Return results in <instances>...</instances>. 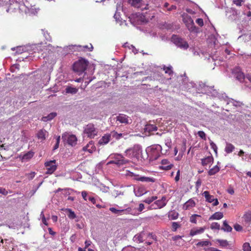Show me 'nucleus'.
Wrapping results in <instances>:
<instances>
[{
    "instance_id": "obj_1",
    "label": "nucleus",
    "mask_w": 251,
    "mask_h": 251,
    "mask_svg": "<svg viewBox=\"0 0 251 251\" xmlns=\"http://www.w3.org/2000/svg\"><path fill=\"white\" fill-rule=\"evenodd\" d=\"M22 1L23 2V0L19 2L16 1L11 4L7 11L9 12L19 11L20 12L25 13L29 15H35L37 13V9L34 6L30 5L27 1H26L25 3H21Z\"/></svg>"
},
{
    "instance_id": "obj_2",
    "label": "nucleus",
    "mask_w": 251,
    "mask_h": 251,
    "mask_svg": "<svg viewBox=\"0 0 251 251\" xmlns=\"http://www.w3.org/2000/svg\"><path fill=\"white\" fill-rule=\"evenodd\" d=\"M88 65V62L85 59L81 58L75 62L73 65L74 72L81 74L86 69Z\"/></svg>"
},
{
    "instance_id": "obj_3",
    "label": "nucleus",
    "mask_w": 251,
    "mask_h": 251,
    "mask_svg": "<svg viewBox=\"0 0 251 251\" xmlns=\"http://www.w3.org/2000/svg\"><path fill=\"white\" fill-rule=\"evenodd\" d=\"M161 147L159 145L152 146L148 148L147 152L150 159L156 160L160 156Z\"/></svg>"
},
{
    "instance_id": "obj_4",
    "label": "nucleus",
    "mask_w": 251,
    "mask_h": 251,
    "mask_svg": "<svg viewBox=\"0 0 251 251\" xmlns=\"http://www.w3.org/2000/svg\"><path fill=\"white\" fill-rule=\"evenodd\" d=\"M141 151L139 145H135L133 147L127 149L125 151L126 156L129 158H138Z\"/></svg>"
},
{
    "instance_id": "obj_5",
    "label": "nucleus",
    "mask_w": 251,
    "mask_h": 251,
    "mask_svg": "<svg viewBox=\"0 0 251 251\" xmlns=\"http://www.w3.org/2000/svg\"><path fill=\"white\" fill-rule=\"evenodd\" d=\"M126 176L132 177L133 179L137 181L152 182H154L155 181V179L153 178L146 176H141L139 175L136 174L135 173L131 172L129 171H126Z\"/></svg>"
},
{
    "instance_id": "obj_6",
    "label": "nucleus",
    "mask_w": 251,
    "mask_h": 251,
    "mask_svg": "<svg viewBox=\"0 0 251 251\" xmlns=\"http://www.w3.org/2000/svg\"><path fill=\"white\" fill-rule=\"evenodd\" d=\"M172 41L178 47L186 50L189 48V45L184 39L177 35H174L172 37Z\"/></svg>"
},
{
    "instance_id": "obj_7",
    "label": "nucleus",
    "mask_w": 251,
    "mask_h": 251,
    "mask_svg": "<svg viewBox=\"0 0 251 251\" xmlns=\"http://www.w3.org/2000/svg\"><path fill=\"white\" fill-rule=\"evenodd\" d=\"M183 22L190 31L193 32L195 31L196 27L191 16L187 14L183 15Z\"/></svg>"
},
{
    "instance_id": "obj_8",
    "label": "nucleus",
    "mask_w": 251,
    "mask_h": 251,
    "mask_svg": "<svg viewBox=\"0 0 251 251\" xmlns=\"http://www.w3.org/2000/svg\"><path fill=\"white\" fill-rule=\"evenodd\" d=\"M84 133L90 138H93L97 135L98 131L93 124H89L85 127Z\"/></svg>"
},
{
    "instance_id": "obj_9",
    "label": "nucleus",
    "mask_w": 251,
    "mask_h": 251,
    "mask_svg": "<svg viewBox=\"0 0 251 251\" xmlns=\"http://www.w3.org/2000/svg\"><path fill=\"white\" fill-rule=\"evenodd\" d=\"M112 158L113 160L109 162V164H115L118 165H122L128 162V161L120 154H114Z\"/></svg>"
},
{
    "instance_id": "obj_10",
    "label": "nucleus",
    "mask_w": 251,
    "mask_h": 251,
    "mask_svg": "<svg viewBox=\"0 0 251 251\" xmlns=\"http://www.w3.org/2000/svg\"><path fill=\"white\" fill-rule=\"evenodd\" d=\"M63 141L71 146H75L77 143V138L75 135L64 133L62 136Z\"/></svg>"
},
{
    "instance_id": "obj_11",
    "label": "nucleus",
    "mask_w": 251,
    "mask_h": 251,
    "mask_svg": "<svg viewBox=\"0 0 251 251\" xmlns=\"http://www.w3.org/2000/svg\"><path fill=\"white\" fill-rule=\"evenodd\" d=\"M47 169V174H52L57 169L56 161L55 160L47 161L45 163Z\"/></svg>"
},
{
    "instance_id": "obj_12",
    "label": "nucleus",
    "mask_w": 251,
    "mask_h": 251,
    "mask_svg": "<svg viewBox=\"0 0 251 251\" xmlns=\"http://www.w3.org/2000/svg\"><path fill=\"white\" fill-rule=\"evenodd\" d=\"M167 203L166 197L163 196L161 200L155 201L154 203L151 205V209H160L164 207Z\"/></svg>"
},
{
    "instance_id": "obj_13",
    "label": "nucleus",
    "mask_w": 251,
    "mask_h": 251,
    "mask_svg": "<svg viewBox=\"0 0 251 251\" xmlns=\"http://www.w3.org/2000/svg\"><path fill=\"white\" fill-rule=\"evenodd\" d=\"M232 75L234 77L240 82H243L245 79V76L240 68H235L232 70Z\"/></svg>"
},
{
    "instance_id": "obj_14",
    "label": "nucleus",
    "mask_w": 251,
    "mask_h": 251,
    "mask_svg": "<svg viewBox=\"0 0 251 251\" xmlns=\"http://www.w3.org/2000/svg\"><path fill=\"white\" fill-rule=\"evenodd\" d=\"M205 229L206 227L205 226L195 227L190 230L189 235L190 236H194L196 235L201 234L204 232Z\"/></svg>"
},
{
    "instance_id": "obj_15",
    "label": "nucleus",
    "mask_w": 251,
    "mask_h": 251,
    "mask_svg": "<svg viewBox=\"0 0 251 251\" xmlns=\"http://www.w3.org/2000/svg\"><path fill=\"white\" fill-rule=\"evenodd\" d=\"M109 210L114 214H118L121 215L122 214H129L131 211V208L130 207H127L126 209L118 210L115 207H110Z\"/></svg>"
},
{
    "instance_id": "obj_16",
    "label": "nucleus",
    "mask_w": 251,
    "mask_h": 251,
    "mask_svg": "<svg viewBox=\"0 0 251 251\" xmlns=\"http://www.w3.org/2000/svg\"><path fill=\"white\" fill-rule=\"evenodd\" d=\"M214 159L212 156H208L201 159V165L203 167L210 166L213 163Z\"/></svg>"
},
{
    "instance_id": "obj_17",
    "label": "nucleus",
    "mask_w": 251,
    "mask_h": 251,
    "mask_svg": "<svg viewBox=\"0 0 251 251\" xmlns=\"http://www.w3.org/2000/svg\"><path fill=\"white\" fill-rule=\"evenodd\" d=\"M82 150L83 151H87L89 153H92L93 151H94L96 150V147L94 146L93 141H90L86 146L83 148Z\"/></svg>"
},
{
    "instance_id": "obj_18",
    "label": "nucleus",
    "mask_w": 251,
    "mask_h": 251,
    "mask_svg": "<svg viewBox=\"0 0 251 251\" xmlns=\"http://www.w3.org/2000/svg\"><path fill=\"white\" fill-rule=\"evenodd\" d=\"M162 166L160 167V169L165 170H169L172 168L173 164L169 162L167 159H163L161 161Z\"/></svg>"
},
{
    "instance_id": "obj_19",
    "label": "nucleus",
    "mask_w": 251,
    "mask_h": 251,
    "mask_svg": "<svg viewBox=\"0 0 251 251\" xmlns=\"http://www.w3.org/2000/svg\"><path fill=\"white\" fill-rule=\"evenodd\" d=\"M76 48V50L79 51H92L93 49V47L91 44H90L89 45H85V46H75Z\"/></svg>"
},
{
    "instance_id": "obj_20",
    "label": "nucleus",
    "mask_w": 251,
    "mask_h": 251,
    "mask_svg": "<svg viewBox=\"0 0 251 251\" xmlns=\"http://www.w3.org/2000/svg\"><path fill=\"white\" fill-rule=\"evenodd\" d=\"M190 222L192 224H197V221L201 222L202 217L201 215L198 214H193L190 217Z\"/></svg>"
},
{
    "instance_id": "obj_21",
    "label": "nucleus",
    "mask_w": 251,
    "mask_h": 251,
    "mask_svg": "<svg viewBox=\"0 0 251 251\" xmlns=\"http://www.w3.org/2000/svg\"><path fill=\"white\" fill-rule=\"evenodd\" d=\"M111 134H105L101 138H100L99 141V144L100 145H104L107 144L110 140L111 138Z\"/></svg>"
},
{
    "instance_id": "obj_22",
    "label": "nucleus",
    "mask_w": 251,
    "mask_h": 251,
    "mask_svg": "<svg viewBox=\"0 0 251 251\" xmlns=\"http://www.w3.org/2000/svg\"><path fill=\"white\" fill-rule=\"evenodd\" d=\"M195 205L196 203L192 199H190L184 203L183 208L185 210L190 209L195 206Z\"/></svg>"
},
{
    "instance_id": "obj_23",
    "label": "nucleus",
    "mask_w": 251,
    "mask_h": 251,
    "mask_svg": "<svg viewBox=\"0 0 251 251\" xmlns=\"http://www.w3.org/2000/svg\"><path fill=\"white\" fill-rule=\"evenodd\" d=\"M47 134V131L46 130L42 129L38 132L37 137L38 139H40L42 141L46 139V137Z\"/></svg>"
},
{
    "instance_id": "obj_24",
    "label": "nucleus",
    "mask_w": 251,
    "mask_h": 251,
    "mask_svg": "<svg viewBox=\"0 0 251 251\" xmlns=\"http://www.w3.org/2000/svg\"><path fill=\"white\" fill-rule=\"evenodd\" d=\"M144 235L145 233L144 232H141L135 235L133 238V240L134 241L137 242L142 243L144 241Z\"/></svg>"
},
{
    "instance_id": "obj_25",
    "label": "nucleus",
    "mask_w": 251,
    "mask_h": 251,
    "mask_svg": "<svg viewBox=\"0 0 251 251\" xmlns=\"http://www.w3.org/2000/svg\"><path fill=\"white\" fill-rule=\"evenodd\" d=\"M224 217L223 213L220 212H217L214 213L212 215H211L209 218V220H220Z\"/></svg>"
},
{
    "instance_id": "obj_26",
    "label": "nucleus",
    "mask_w": 251,
    "mask_h": 251,
    "mask_svg": "<svg viewBox=\"0 0 251 251\" xmlns=\"http://www.w3.org/2000/svg\"><path fill=\"white\" fill-rule=\"evenodd\" d=\"M127 116L124 114H119L117 117V120L119 121L121 123L128 124V118Z\"/></svg>"
},
{
    "instance_id": "obj_27",
    "label": "nucleus",
    "mask_w": 251,
    "mask_h": 251,
    "mask_svg": "<svg viewBox=\"0 0 251 251\" xmlns=\"http://www.w3.org/2000/svg\"><path fill=\"white\" fill-rule=\"evenodd\" d=\"M203 195L204 196L206 201L208 202H212L215 200L214 197L210 195L208 191H205L203 193Z\"/></svg>"
},
{
    "instance_id": "obj_28",
    "label": "nucleus",
    "mask_w": 251,
    "mask_h": 251,
    "mask_svg": "<svg viewBox=\"0 0 251 251\" xmlns=\"http://www.w3.org/2000/svg\"><path fill=\"white\" fill-rule=\"evenodd\" d=\"M242 218L246 224H250L251 223V211L246 212Z\"/></svg>"
},
{
    "instance_id": "obj_29",
    "label": "nucleus",
    "mask_w": 251,
    "mask_h": 251,
    "mask_svg": "<svg viewBox=\"0 0 251 251\" xmlns=\"http://www.w3.org/2000/svg\"><path fill=\"white\" fill-rule=\"evenodd\" d=\"M178 215V213L175 210H172L168 213V217L170 220L177 219Z\"/></svg>"
},
{
    "instance_id": "obj_30",
    "label": "nucleus",
    "mask_w": 251,
    "mask_h": 251,
    "mask_svg": "<svg viewBox=\"0 0 251 251\" xmlns=\"http://www.w3.org/2000/svg\"><path fill=\"white\" fill-rule=\"evenodd\" d=\"M221 229L226 232H231L232 228L227 224L226 221H224L223 222V226Z\"/></svg>"
},
{
    "instance_id": "obj_31",
    "label": "nucleus",
    "mask_w": 251,
    "mask_h": 251,
    "mask_svg": "<svg viewBox=\"0 0 251 251\" xmlns=\"http://www.w3.org/2000/svg\"><path fill=\"white\" fill-rule=\"evenodd\" d=\"M128 2L132 6L139 8L141 6L142 0H128Z\"/></svg>"
},
{
    "instance_id": "obj_32",
    "label": "nucleus",
    "mask_w": 251,
    "mask_h": 251,
    "mask_svg": "<svg viewBox=\"0 0 251 251\" xmlns=\"http://www.w3.org/2000/svg\"><path fill=\"white\" fill-rule=\"evenodd\" d=\"M235 149V147L231 143H227L225 149V151L227 153L232 152Z\"/></svg>"
},
{
    "instance_id": "obj_33",
    "label": "nucleus",
    "mask_w": 251,
    "mask_h": 251,
    "mask_svg": "<svg viewBox=\"0 0 251 251\" xmlns=\"http://www.w3.org/2000/svg\"><path fill=\"white\" fill-rule=\"evenodd\" d=\"M56 113L55 112H52L49 114L47 116H45L42 117V121L44 122H47L48 121H50L53 119L56 116Z\"/></svg>"
},
{
    "instance_id": "obj_34",
    "label": "nucleus",
    "mask_w": 251,
    "mask_h": 251,
    "mask_svg": "<svg viewBox=\"0 0 251 251\" xmlns=\"http://www.w3.org/2000/svg\"><path fill=\"white\" fill-rule=\"evenodd\" d=\"M220 171V168L217 165L214 166L212 168L210 169L208 172V174L209 176H213L215 175Z\"/></svg>"
},
{
    "instance_id": "obj_35",
    "label": "nucleus",
    "mask_w": 251,
    "mask_h": 251,
    "mask_svg": "<svg viewBox=\"0 0 251 251\" xmlns=\"http://www.w3.org/2000/svg\"><path fill=\"white\" fill-rule=\"evenodd\" d=\"M145 129L149 132H151V131H156L157 129V127L156 126L154 125H146Z\"/></svg>"
},
{
    "instance_id": "obj_36",
    "label": "nucleus",
    "mask_w": 251,
    "mask_h": 251,
    "mask_svg": "<svg viewBox=\"0 0 251 251\" xmlns=\"http://www.w3.org/2000/svg\"><path fill=\"white\" fill-rule=\"evenodd\" d=\"M34 155V152L32 151H28L25 153L22 158L23 160H28L31 159Z\"/></svg>"
},
{
    "instance_id": "obj_37",
    "label": "nucleus",
    "mask_w": 251,
    "mask_h": 251,
    "mask_svg": "<svg viewBox=\"0 0 251 251\" xmlns=\"http://www.w3.org/2000/svg\"><path fill=\"white\" fill-rule=\"evenodd\" d=\"M78 91V89L75 87L68 86L66 88V92L72 94H76Z\"/></svg>"
},
{
    "instance_id": "obj_38",
    "label": "nucleus",
    "mask_w": 251,
    "mask_h": 251,
    "mask_svg": "<svg viewBox=\"0 0 251 251\" xmlns=\"http://www.w3.org/2000/svg\"><path fill=\"white\" fill-rule=\"evenodd\" d=\"M111 136L115 138L116 139H120L122 137H123V134L122 133H118L117 132L115 131H113L111 132Z\"/></svg>"
},
{
    "instance_id": "obj_39",
    "label": "nucleus",
    "mask_w": 251,
    "mask_h": 251,
    "mask_svg": "<svg viewBox=\"0 0 251 251\" xmlns=\"http://www.w3.org/2000/svg\"><path fill=\"white\" fill-rule=\"evenodd\" d=\"M163 70L165 71L166 74H169L170 75H172L173 74V72L172 70V67H166L164 66L163 68Z\"/></svg>"
},
{
    "instance_id": "obj_40",
    "label": "nucleus",
    "mask_w": 251,
    "mask_h": 251,
    "mask_svg": "<svg viewBox=\"0 0 251 251\" xmlns=\"http://www.w3.org/2000/svg\"><path fill=\"white\" fill-rule=\"evenodd\" d=\"M66 210L68 212V216L70 219H74L76 217L75 214L71 209H67Z\"/></svg>"
},
{
    "instance_id": "obj_41",
    "label": "nucleus",
    "mask_w": 251,
    "mask_h": 251,
    "mask_svg": "<svg viewBox=\"0 0 251 251\" xmlns=\"http://www.w3.org/2000/svg\"><path fill=\"white\" fill-rule=\"evenodd\" d=\"M156 196H152L151 197L148 198L147 199H145L143 201V202L148 203L150 204L153 201L157 199Z\"/></svg>"
},
{
    "instance_id": "obj_42",
    "label": "nucleus",
    "mask_w": 251,
    "mask_h": 251,
    "mask_svg": "<svg viewBox=\"0 0 251 251\" xmlns=\"http://www.w3.org/2000/svg\"><path fill=\"white\" fill-rule=\"evenodd\" d=\"M210 228L211 229H217L219 230L220 229V225L217 222H213L210 225Z\"/></svg>"
},
{
    "instance_id": "obj_43",
    "label": "nucleus",
    "mask_w": 251,
    "mask_h": 251,
    "mask_svg": "<svg viewBox=\"0 0 251 251\" xmlns=\"http://www.w3.org/2000/svg\"><path fill=\"white\" fill-rule=\"evenodd\" d=\"M209 245L211 243L209 241H200L196 244L197 246H207Z\"/></svg>"
},
{
    "instance_id": "obj_44",
    "label": "nucleus",
    "mask_w": 251,
    "mask_h": 251,
    "mask_svg": "<svg viewBox=\"0 0 251 251\" xmlns=\"http://www.w3.org/2000/svg\"><path fill=\"white\" fill-rule=\"evenodd\" d=\"M217 241L220 246L223 247H226L228 245V242L226 240H218Z\"/></svg>"
},
{
    "instance_id": "obj_45",
    "label": "nucleus",
    "mask_w": 251,
    "mask_h": 251,
    "mask_svg": "<svg viewBox=\"0 0 251 251\" xmlns=\"http://www.w3.org/2000/svg\"><path fill=\"white\" fill-rule=\"evenodd\" d=\"M243 250L244 251H251V247L248 243H245L243 245Z\"/></svg>"
},
{
    "instance_id": "obj_46",
    "label": "nucleus",
    "mask_w": 251,
    "mask_h": 251,
    "mask_svg": "<svg viewBox=\"0 0 251 251\" xmlns=\"http://www.w3.org/2000/svg\"><path fill=\"white\" fill-rule=\"evenodd\" d=\"M145 191L143 188L139 187L138 188L137 193L136 194V195L137 196H141L143 195L145 193Z\"/></svg>"
},
{
    "instance_id": "obj_47",
    "label": "nucleus",
    "mask_w": 251,
    "mask_h": 251,
    "mask_svg": "<svg viewBox=\"0 0 251 251\" xmlns=\"http://www.w3.org/2000/svg\"><path fill=\"white\" fill-rule=\"evenodd\" d=\"M179 227V224L176 222H173L172 225V230L175 231Z\"/></svg>"
},
{
    "instance_id": "obj_48",
    "label": "nucleus",
    "mask_w": 251,
    "mask_h": 251,
    "mask_svg": "<svg viewBox=\"0 0 251 251\" xmlns=\"http://www.w3.org/2000/svg\"><path fill=\"white\" fill-rule=\"evenodd\" d=\"M233 227L237 231H241L243 230L242 226L238 224H235Z\"/></svg>"
},
{
    "instance_id": "obj_49",
    "label": "nucleus",
    "mask_w": 251,
    "mask_h": 251,
    "mask_svg": "<svg viewBox=\"0 0 251 251\" xmlns=\"http://www.w3.org/2000/svg\"><path fill=\"white\" fill-rule=\"evenodd\" d=\"M210 145L211 148L217 153L218 148L216 145L212 141L210 142Z\"/></svg>"
},
{
    "instance_id": "obj_50",
    "label": "nucleus",
    "mask_w": 251,
    "mask_h": 251,
    "mask_svg": "<svg viewBox=\"0 0 251 251\" xmlns=\"http://www.w3.org/2000/svg\"><path fill=\"white\" fill-rule=\"evenodd\" d=\"M198 135L201 138L206 140V135L205 133L203 131H199L198 132Z\"/></svg>"
},
{
    "instance_id": "obj_51",
    "label": "nucleus",
    "mask_w": 251,
    "mask_h": 251,
    "mask_svg": "<svg viewBox=\"0 0 251 251\" xmlns=\"http://www.w3.org/2000/svg\"><path fill=\"white\" fill-rule=\"evenodd\" d=\"M196 22L201 27H202L203 25V21L201 18L197 19Z\"/></svg>"
},
{
    "instance_id": "obj_52",
    "label": "nucleus",
    "mask_w": 251,
    "mask_h": 251,
    "mask_svg": "<svg viewBox=\"0 0 251 251\" xmlns=\"http://www.w3.org/2000/svg\"><path fill=\"white\" fill-rule=\"evenodd\" d=\"M180 170H178L177 172H176V176L175 178V180L176 181V182H178L179 180V179H180Z\"/></svg>"
},
{
    "instance_id": "obj_53",
    "label": "nucleus",
    "mask_w": 251,
    "mask_h": 251,
    "mask_svg": "<svg viewBox=\"0 0 251 251\" xmlns=\"http://www.w3.org/2000/svg\"><path fill=\"white\" fill-rule=\"evenodd\" d=\"M60 142V136H58L56 139V143L54 147V150H56L59 147V144Z\"/></svg>"
},
{
    "instance_id": "obj_54",
    "label": "nucleus",
    "mask_w": 251,
    "mask_h": 251,
    "mask_svg": "<svg viewBox=\"0 0 251 251\" xmlns=\"http://www.w3.org/2000/svg\"><path fill=\"white\" fill-rule=\"evenodd\" d=\"M243 0H234L233 3L236 4L237 6H240L242 5V2H243Z\"/></svg>"
},
{
    "instance_id": "obj_55",
    "label": "nucleus",
    "mask_w": 251,
    "mask_h": 251,
    "mask_svg": "<svg viewBox=\"0 0 251 251\" xmlns=\"http://www.w3.org/2000/svg\"><path fill=\"white\" fill-rule=\"evenodd\" d=\"M145 208V206L144 204L140 203L139 205V207L138 208V211L140 212H142L144 209Z\"/></svg>"
},
{
    "instance_id": "obj_56",
    "label": "nucleus",
    "mask_w": 251,
    "mask_h": 251,
    "mask_svg": "<svg viewBox=\"0 0 251 251\" xmlns=\"http://www.w3.org/2000/svg\"><path fill=\"white\" fill-rule=\"evenodd\" d=\"M148 236L150 237L151 239L155 241H157V237L155 234H153L152 233H149L148 234Z\"/></svg>"
},
{
    "instance_id": "obj_57",
    "label": "nucleus",
    "mask_w": 251,
    "mask_h": 251,
    "mask_svg": "<svg viewBox=\"0 0 251 251\" xmlns=\"http://www.w3.org/2000/svg\"><path fill=\"white\" fill-rule=\"evenodd\" d=\"M0 194H2L4 195H6L8 194V192L6 191L5 189L0 187Z\"/></svg>"
},
{
    "instance_id": "obj_58",
    "label": "nucleus",
    "mask_w": 251,
    "mask_h": 251,
    "mask_svg": "<svg viewBox=\"0 0 251 251\" xmlns=\"http://www.w3.org/2000/svg\"><path fill=\"white\" fill-rule=\"evenodd\" d=\"M81 195H82V198H83V199L85 200V201H86L87 199H86V197H87V193L86 191H82L81 192Z\"/></svg>"
},
{
    "instance_id": "obj_59",
    "label": "nucleus",
    "mask_w": 251,
    "mask_h": 251,
    "mask_svg": "<svg viewBox=\"0 0 251 251\" xmlns=\"http://www.w3.org/2000/svg\"><path fill=\"white\" fill-rule=\"evenodd\" d=\"M89 201L92 202L93 204L96 203V199L93 197H89L88 198Z\"/></svg>"
},
{
    "instance_id": "obj_60",
    "label": "nucleus",
    "mask_w": 251,
    "mask_h": 251,
    "mask_svg": "<svg viewBox=\"0 0 251 251\" xmlns=\"http://www.w3.org/2000/svg\"><path fill=\"white\" fill-rule=\"evenodd\" d=\"M42 221L44 225H45L46 226H48V223L47 222L46 219L44 215H43V217L42 218Z\"/></svg>"
},
{
    "instance_id": "obj_61",
    "label": "nucleus",
    "mask_w": 251,
    "mask_h": 251,
    "mask_svg": "<svg viewBox=\"0 0 251 251\" xmlns=\"http://www.w3.org/2000/svg\"><path fill=\"white\" fill-rule=\"evenodd\" d=\"M48 230H49V233L50 234V235H54L55 234V232L54 231H53L52 230V229L50 227H49L48 228Z\"/></svg>"
},
{
    "instance_id": "obj_62",
    "label": "nucleus",
    "mask_w": 251,
    "mask_h": 251,
    "mask_svg": "<svg viewBox=\"0 0 251 251\" xmlns=\"http://www.w3.org/2000/svg\"><path fill=\"white\" fill-rule=\"evenodd\" d=\"M213 206H216L217 205H218L219 204V201H218V200L217 199H215V200L213 201Z\"/></svg>"
},
{
    "instance_id": "obj_63",
    "label": "nucleus",
    "mask_w": 251,
    "mask_h": 251,
    "mask_svg": "<svg viewBox=\"0 0 251 251\" xmlns=\"http://www.w3.org/2000/svg\"><path fill=\"white\" fill-rule=\"evenodd\" d=\"M90 244H91V242L90 241H86L85 242V248H88L90 245Z\"/></svg>"
},
{
    "instance_id": "obj_64",
    "label": "nucleus",
    "mask_w": 251,
    "mask_h": 251,
    "mask_svg": "<svg viewBox=\"0 0 251 251\" xmlns=\"http://www.w3.org/2000/svg\"><path fill=\"white\" fill-rule=\"evenodd\" d=\"M176 6L172 5H171V6L170 8H169L168 9V11H171V10H172L173 9H176Z\"/></svg>"
}]
</instances>
